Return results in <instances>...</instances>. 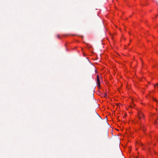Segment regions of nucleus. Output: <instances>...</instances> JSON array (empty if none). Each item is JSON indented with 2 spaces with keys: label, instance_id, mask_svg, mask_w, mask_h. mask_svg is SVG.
I'll return each mask as SVG.
<instances>
[{
  "label": "nucleus",
  "instance_id": "2",
  "mask_svg": "<svg viewBox=\"0 0 158 158\" xmlns=\"http://www.w3.org/2000/svg\"><path fill=\"white\" fill-rule=\"evenodd\" d=\"M92 114L95 116H98L100 118H101L99 116V114L97 113V112H96V111L95 110H94L92 111Z\"/></svg>",
  "mask_w": 158,
  "mask_h": 158
},
{
  "label": "nucleus",
  "instance_id": "4",
  "mask_svg": "<svg viewBox=\"0 0 158 158\" xmlns=\"http://www.w3.org/2000/svg\"><path fill=\"white\" fill-rule=\"evenodd\" d=\"M157 87V88H158V84L156 83L155 85H154V87L156 88V87Z\"/></svg>",
  "mask_w": 158,
  "mask_h": 158
},
{
  "label": "nucleus",
  "instance_id": "7",
  "mask_svg": "<svg viewBox=\"0 0 158 158\" xmlns=\"http://www.w3.org/2000/svg\"><path fill=\"white\" fill-rule=\"evenodd\" d=\"M157 123V121H155V122H154V124L155 125H156V124Z\"/></svg>",
  "mask_w": 158,
  "mask_h": 158
},
{
  "label": "nucleus",
  "instance_id": "3",
  "mask_svg": "<svg viewBox=\"0 0 158 158\" xmlns=\"http://www.w3.org/2000/svg\"><path fill=\"white\" fill-rule=\"evenodd\" d=\"M97 82H98V86H100V80H99V78L98 76V75L97 76Z\"/></svg>",
  "mask_w": 158,
  "mask_h": 158
},
{
  "label": "nucleus",
  "instance_id": "10",
  "mask_svg": "<svg viewBox=\"0 0 158 158\" xmlns=\"http://www.w3.org/2000/svg\"><path fill=\"white\" fill-rule=\"evenodd\" d=\"M106 136H107V137H108V133H107V134Z\"/></svg>",
  "mask_w": 158,
  "mask_h": 158
},
{
  "label": "nucleus",
  "instance_id": "5",
  "mask_svg": "<svg viewBox=\"0 0 158 158\" xmlns=\"http://www.w3.org/2000/svg\"><path fill=\"white\" fill-rule=\"evenodd\" d=\"M153 100L154 101H155L156 102H157V103H158V101L156 99H155L153 98Z\"/></svg>",
  "mask_w": 158,
  "mask_h": 158
},
{
  "label": "nucleus",
  "instance_id": "1",
  "mask_svg": "<svg viewBox=\"0 0 158 158\" xmlns=\"http://www.w3.org/2000/svg\"><path fill=\"white\" fill-rule=\"evenodd\" d=\"M138 116L139 119H141L142 118H144V116L143 113L140 112L138 114Z\"/></svg>",
  "mask_w": 158,
  "mask_h": 158
},
{
  "label": "nucleus",
  "instance_id": "12",
  "mask_svg": "<svg viewBox=\"0 0 158 158\" xmlns=\"http://www.w3.org/2000/svg\"><path fill=\"white\" fill-rule=\"evenodd\" d=\"M105 96H106V94H105Z\"/></svg>",
  "mask_w": 158,
  "mask_h": 158
},
{
  "label": "nucleus",
  "instance_id": "13",
  "mask_svg": "<svg viewBox=\"0 0 158 158\" xmlns=\"http://www.w3.org/2000/svg\"><path fill=\"white\" fill-rule=\"evenodd\" d=\"M141 144L142 145V143H141Z\"/></svg>",
  "mask_w": 158,
  "mask_h": 158
},
{
  "label": "nucleus",
  "instance_id": "6",
  "mask_svg": "<svg viewBox=\"0 0 158 158\" xmlns=\"http://www.w3.org/2000/svg\"><path fill=\"white\" fill-rule=\"evenodd\" d=\"M118 149L119 151L120 152V148L118 146Z\"/></svg>",
  "mask_w": 158,
  "mask_h": 158
},
{
  "label": "nucleus",
  "instance_id": "8",
  "mask_svg": "<svg viewBox=\"0 0 158 158\" xmlns=\"http://www.w3.org/2000/svg\"><path fill=\"white\" fill-rule=\"evenodd\" d=\"M56 36H57V37L58 38H59V36H59V35H57Z\"/></svg>",
  "mask_w": 158,
  "mask_h": 158
},
{
  "label": "nucleus",
  "instance_id": "11",
  "mask_svg": "<svg viewBox=\"0 0 158 158\" xmlns=\"http://www.w3.org/2000/svg\"><path fill=\"white\" fill-rule=\"evenodd\" d=\"M158 15H156V18L157 17V16H158Z\"/></svg>",
  "mask_w": 158,
  "mask_h": 158
},
{
  "label": "nucleus",
  "instance_id": "9",
  "mask_svg": "<svg viewBox=\"0 0 158 158\" xmlns=\"http://www.w3.org/2000/svg\"><path fill=\"white\" fill-rule=\"evenodd\" d=\"M142 128H143V127H142ZM142 130H145V129H144V127L143 126V129H142Z\"/></svg>",
  "mask_w": 158,
  "mask_h": 158
}]
</instances>
